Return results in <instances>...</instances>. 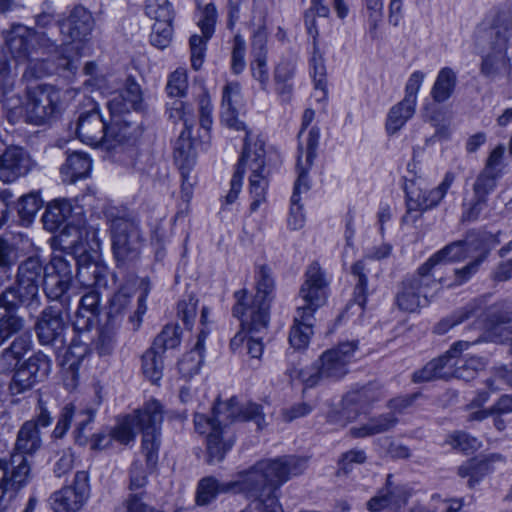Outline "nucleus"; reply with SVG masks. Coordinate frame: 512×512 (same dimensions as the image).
Listing matches in <instances>:
<instances>
[{"mask_svg": "<svg viewBox=\"0 0 512 512\" xmlns=\"http://www.w3.org/2000/svg\"><path fill=\"white\" fill-rule=\"evenodd\" d=\"M265 150L263 143H255L253 148L248 143V134L245 137L242 156L237 168L245 172L248 167L251 170L249 177L250 194L253 198L250 204V211L255 212L266 200V189L268 187L267 174L265 169Z\"/></svg>", "mask_w": 512, "mask_h": 512, "instance_id": "12", "label": "nucleus"}, {"mask_svg": "<svg viewBox=\"0 0 512 512\" xmlns=\"http://www.w3.org/2000/svg\"><path fill=\"white\" fill-rule=\"evenodd\" d=\"M89 476L86 471H78L71 485L54 492L50 497L54 512H78L89 498Z\"/></svg>", "mask_w": 512, "mask_h": 512, "instance_id": "16", "label": "nucleus"}, {"mask_svg": "<svg viewBox=\"0 0 512 512\" xmlns=\"http://www.w3.org/2000/svg\"><path fill=\"white\" fill-rule=\"evenodd\" d=\"M172 22H155L150 35L151 44L160 49L166 48L172 39Z\"/></svg>", "mask_w": 512, "mask_h": 512, "instance_id": "54", "label": "nucleus"}, {"mask_svg": "<svg viewBox=\"0 0 512 512\" xmlns=\"http://www.w3.org/2000/svg\"><path fill=\"white\" fill-rule=\"evenodd\" d=\"M319 136V130L312 128L308 132L305 149L302 144L299 145V154L297 157L298 178L294 185V192L291 197L290 215L288 218V225L293 230L302 228L305 223V215L302 211V206L299 204V195L302 192H307L310 188L307 172L315 159Z\"/></svg>", "mask_w": 512, "mask_h": 512, "instance_id": "11", "label": "nucleus"}, {"mask_svg": "<svg viewBox=\"0 0 512 512\" xmlns=\"http://www.w3.org/2000/svg\"><path fill=\"white\" fill-rule=\"evenodd\" d=\"M59 92L49 85H36L27 90L25 103L26 116L29 122L41 125L56 111Z\"/></svg>", "mask_w": 512, "mask_h": 512, "instance_id": "17", "label": "nucleus"}, {"mask_svg": "<svg viewBox=\"0 0 512 512\" xmlns=\"http://www.w3.org/2000/svg\"><path fill=\"white\" fill-rule=\"evenodd\" d=\"M133 296V287L129 285H123L113 295L110 300L108 317L111 320H116L121 317L131 304Z\"/></svg>", "mask_w": 512, "mask_h": 512, "instance_id": "46", "label": "nucleus"}, {"mask_svg": "<svg viewBox=\"0 0 512 512\" xmlns=\"http://www.w3.org/2000/svg\"><path fill=\"white\" fill-rule=\"evenodd\" d=\"M454 181V175L447 173L443 181L434 189L428 190L417 182L407 186L406 214L402 218L404 224H414L421 214L437 206L444 198Z\"/></svg>", "mask_w": 512, "mask_h": 512, "instance_id": "13", "label": "nucleus"}, {"mask_svg": "<svg viewBox=\"0 0 512 512\" xmlns=\"http://www.w3.org/2000/svg\"><path fill=\"white\" fill-rule=\"evenodd\" d=\"M108 125L96 107L79 115L76 125L77 137L91 146H105Z\"/></svg>", "mask_w": 512, "mask_h": 512, "instance_id": "25", "label": "nucleus"}, {"mask_svg": "<svg viewBox=\"0 0 512 512\" xmlns=\"http://www.w3.org/2000/svg\"><path fill=\"white\" fill-rule=\"evenodd\" d=\"M483 260L484 257L476 258L475 260L469 262L466 266L460 269H455L453 281L448 282L447 279L440 277L437 279V284H444L449 288L463 285L464 283L469 281L473 275H475L478 272Z\"/></svg>", "mask_w": 512, "mask_h": 512, "instance_id": "49", "label": "nucleus"}, {"mask_svg": "<svg viewBox=\"0 0 512 512\" xmlns=\"http://www.w3.org/2000/svg\"><path fill=\"white\" fill-rule=\"evenodd\" d=\"M34 166L35 162L24 148L10 146L0 155V180L13 183L26 176Z\"/></svg>", "mask_w": 512, "mask_h": 512, "instance_id": "22", "label": "nucleus"}, {"mask_svg": "<svg viewBox=\"0 0 512 512\" xmlns=\"http://www.w3.org/2000/svg\"><path fill=\"white\" fill-rule=\"evenodd\" d=\"M42 221L45 229L54 232L63 224L65 228H73L77 231L84 227L86 221L81 206L74 205L72 200L61 199L52 201L46 208Z\"/></svg>", "mask_w": 512, "mask_h": 512, "instance_id": "18", "label": "nucleus"}, {"mask_svg": "<svg viewBox=\"0 0 512 512\" xmlns=\"http://www.w3.org/2000/svg\"><path fill=\"white\" fill-rule=\"evenodd\" d=\"M110 238L113 258L118 268H129L138 261L144 239L135 220L128 217L111 219Z\"/></svg>", "mask_w": 512, "mask_h": 512, "instance_id": "8", "label": "nucleus"}, {"mask_svg": "<svg viewBox=\"0 0 512 512\" xmlns=\"http://www.w3.org/2000/svg\"><path fill=\"white\" fill-rule=\"evenodd\" d=\"M44 292L48 299L59 301L64 308H68L70 304V296L67 291L71 286V282L57 276L44 273Z\"/></svg>", "mask_w": 512, "mask_h": 512, "instance_id": "40", "label": "nucleus"}, {"mask_svg": "<svg viewBox=\"0 0 512 512\" xmlns=\"http://www.w3.org/2000/svg\"><path fill=\"white\" fill-rule=\"evenodd\" d=\"M480 310H481L480 301L473 300L472 302L468 303L462 310L458 311L453 316L440 321L436 325L435 331L438 334H444L454 325L459 324V323L463 322L464 320L470 319L472 317L480 316V314H479Z\"/></svg>", "mask_w": 512, "mask_h": 512, "instance_id": "43", "label": "nucleus"}, {"mask_svg": "<svg viewBox=\"0 0 512 512\" xmlns=\"http://www.w3.org/2000/svg\"><path fill=\"white\" fill-rule=\"evenodd\" d=\"M417 394L404 395L391 399L388 402L389 413L380 414L377 417H373L368 422L359 426H353L349 429V435L352 438H365L374 436L377 434L385 433L393 429L397 423L398 418L396 414L402 413L405 409L409 408Z\"/></svg>", "mask_w": 512, "mask_h": 512, "instance_id": "15", "label": "nucleus"}, {"mask_svg": "<svg viewBox=\"0 0 512 512\" xmlns=\"http://www.w3.org/2000/svg\"><path fill=\"white\" fill-rule=\"evenodd\" d=\"M366 461L367 454L364 449L352 448L341 454L338 461L339 471L347 474L353 469L354 465H362Z\"/></svg>", "mask_w": 512, "mask_h": 512, "instance_id": "55", "label": "nucleus"}, {"mask_svg": "<svg viewBox=\"0 0 512 512\" xmlns=\"http://www.w3.org/2000/svg\"><path fill=\"white\" fill-rule=\"evenodd\" d=\"M416 105L406 102L405 100L400 101L394 105L387 116L386 130L388 134L397 133L405 123L412 118L415 113Z\"/></svg>", "mask_w": 512, "mask_h": 512, "instance_id": "39", "label": "nucleus"}, {"mask_svg": "<svg viewBox=\"0 0 512 512\" xmlns=\"http://www.w3.org/2000/svg\"><path fill=\"white\" fill-rule=\"evenodd\" d=\"M452 363H456L453 367V377L469 381L475 377L478 371L484 369L486 361L477 356H471L463 361L452 360Z\"/></svg>", "mask_w": 512, "mask_h": 512, "instance_id": "45", "label": "nucleus"}, {"mask_svg": "<svg viewBox=\"0 0 512 512\" xmlns=\"http://www.w3.org/2000/svg\"><path fill=\"white\" fill-rule=\"evenodd\" d=\"M37 382L26 366L22 364L14 373L11 389L15 393H22L31 389Z\"/></svg>", "mask_w": 512, "mask_h": 512, "instance_id": "58", "label": "nucleus"}, {"mask_svg": "<svg viewBox=\"0 0 512 512\" xmlns=\"http://www.w3.org/2000/svg\"><path fill=\"white\" fill-rule=\"evenodd\" d=\"M477 342H479V339L474 342L458 341L454 343L444 355L431 360L423 368L415 371L413 374V381L415 383H421L437 379L447 380L453 377V367L456 363H452V360L457 358L461 352Z\"/></svg>", "mask_w": 512, "mask_h": 512, "instance_id": "20", "label": "nucleus"}, {"mask_svg": "<svg viewBox=\"0 0 512 512\" xmlns=\"http://www.w3.org/2000/svg\"><path fill=\"white\" fill-rule=\"evenodd\" d=\"M174 160L183 175L185 170H189L195 164L196 152L191 140V128H185L176 140Z\"/></svg>", "mask_w": 512, "mask_h": 512, "instance_id": "37", "label": "nucleus"}, {"mask_svg": "<svg viewBox=\"0 0 512 512\" xmlns=\"http://www.w3.org/2000/svg\"><path fill=\"white\" fill-rule=\"evenodd\" d=\"M437 285L431 271H422V265L410 278L405 279L396 294L397 307L403 312L414 313L428 303V292Z\"/></svg>", "mask_w": 512, "mask_h": 512, "instance_id": "14", "label": "nucleus"}, {"mask_svg": "<svg viewBox=\"0 0 512 512\" xmlns=\"http://www.w3.org/2000/svg\"><path fill=\"white\" fill-rule=\"evenodd\" d=\"M381 398V392L374 386L369 385L358 390L349 392L344 401L347 406H355L360 410H365L372 403Z\"/></svg>", "mask_w": 512, "mask_h": 512, "instance_id": "42", "label": "nucleus"}, {"mask_svg": "<svg viewBox=\"0 0 512 512\" xmlns=\"http://www.w3.org/2000/svg\"><path fill=\"white\" fill-rule=\"evenodd\" d=\"M505 149L499 145L489 154L484 168L477 175L473 184V199L469 209L463 214L466 220H476L487 204V198L496 187L503 174V156Z\"/></svg>", "mask_w": 512, "mask_h": 512, "instance_id": "10", "label": "nucleus"}, {"mask_svg": "<svg viewBox=\"0 0 512 512\" xmlns=\"http://www.w3.org/2000/svg\"><path fill=\"white\" fill-rule=\"evenodd\" d=\"M142 370L144 375L153 383L162 377V353L154 348L148 349L142 356Z\"/></svg>", "mask_w": 512, "mask_h": 512, "instance_id": "44", "label": "nucleus"}, {"mask_svg": "<svg viewBox=\"0 0 512 512\" xmlns=\"http://www.w3.org/2000/svg\"><path fill=\"white\" fill-rule=\"evenodd\" d=\"M469 255L467 243L465 241H456L445 246L440 251L432 255L425 263L422 264V271H431L441 262H460L465 260Z\"/></svg>", "mask_w": 512, "mask_h": 512, "instance_id": "34", "label": "nucleus"}, {"mask_svg": "<svg viewBox=\"0 0 512 512\" xmlns=\"http://www.w3.org/2000/svg\"><path fill=\"white\" fill-rule=\"evenodd\" d=\"M32 345L30 333H23L17 336L0 355V371L5 372L13 369L19 360L32 348Z\"/></svg>", "mask_w": 512, "mask_h": 512, "instance_id": "31", "label": "nucleus"}, {"mask_svg": "<svg viewBox=\"0 0 512 512\" xmlns=\"http://www.w3.org/2000/svg\"><path fill=\"white\" fill-rule=\"evenodd\" d=\"M299 318V312H296L295 318H294V325L292 326L289 334V342L292 347L295 349H304L308 346L310 337L312 335V320L313 316H310L307 319H301Z\"/></svg>", "mask_w": 512, "mask_h": 512, "instance_id": "41", "label": "nucleus"}, {"mask_svg": "<svg viewBox=\"0 0 512 512\" xmlns=\"http://www.w3.org/2000/svg\"><path fill=\"white\" fill-rule=\"evenodd\" d=\"M357 343L347 341L324 351L313 366L293 371L291 378L297 377L306 388H313L324 381H338L349 372Z\"/></svg>", "mask_w": 512, "mask_h": 512, "instance_id": "7", "label": "nucleus"}, {"mask_svg": "<svg viewBox=\"0 0 512 512\" xmlns=\"http://www.w3.org/2000/svg\"><path fill=\"white\" fill-rule=\"evenodd\" d=\"M65 328L62 310L53 305L41 311L34 325L37 339L42 345H52L62 338Z\"/></svg>", "mask_w": 512, "mask_h": 512, "instance_id": "23", "label": "nucleus"}, {"mask_svg": "<svg viewBox=\"0 0 512 512\" xmlns=\"http://www.w3.org/2000/svg\"><path fill=\"white\" fill-rule=\"evenodd\" d=\"M140 289H141V294L138 297L137 309L134 312V314L129 317V320L133 324L135 329H137L140 326L141 321H142V316L146 313V310H147L146 299L151 290V284L147 278L141 280Z\"/></svg>", "mask_w": 512, "mask_h": 512, "instance_id": "60", "label": "nucleus"}, {"mask_svg": "<svg viewBox=\"0 0 512 512\" xmlns=\"http://www.w3.org/2000/svg\"><path fill=\"white\" fill-rule=\"evenodd\" d=\"M94 26L92 14L83 6H76L68 18L60 22V32L66 37V45L84 42Z\"/></svg>", "mask_w": 512, "mask_h": 512, "instance_id": "24", "label": "nucleus"}, {"mask_svg": "<svg viewBox=\"0 0 512 512\" xmlns=\"http://www.w3.org/2000/svg\"><path fill=\"white\" fill-rule=\"evenodd\" d=\"M307 466V459L298 456H284L257 462L248 470L238 473L237 479L221 482L208 476L198 483L196 502L207 505L222 493H244L254 500L259 512H283L276 491L292 476L301 474Z\"/></svg>", "mask_w": 512, "mask_h": 512, "instance_id": "1", "label": "nucleus"}, {"mask_svg": "<svg viewBox=\"0 0 512 512\" xmlns=\"http://www.w3.org/2000/svg\"><path fill=\"white\" fill-rule=\"evenodd\" d=\"M94 419L92 409H78L74 404H67L61 412L60 418L53 430L55 438H62L70 427L71 422L75 421V440L80 445H86L89 435L86 432L87 427Z\"/></svg>", "mask_w": 512, "mask_h": 512, "instance_id": "21", "label": "nucleus"}, {"mask_svg": "<svg viewBox=\"0 0 512 512\" xmlns=\"http://www.w3.org/2000/svg\"><path fill=\"white\" fill-rule=\"evenodd\" d=\"M509 59L503 52L495 51L488 54L482 61L481 73L490 79H494L508 68Z\"/></svg>", "mask_w": 512, "mask_h": 512, "instance_id": "47", "label": "nucleus"}, {"mask_svg": "<svg viewBox=\"0 0 512 512\" xmlns=\"http://www.w3.org/2000/svg\"><path fill=\"white\" fill-rule=\"evenodd\" d=\"M188 89V75L185 68H177L167 81L166 91L171 97H184Z\"/></svg>", "mask_w": 512, "mask_h": 512, "instance_id": "53", "label": "nucleus"}, {"mask_svg": "<svg viewBox=\"0 0 512 512\" xmlns=\"http://www.w3.org/2000/svg\"><path fill=\"white\" fill-rule=\"evenodd\" d=\"M41 446L42 439L37 424L33 420L25 421L18 431L14 454H21L26 458V455H33Z\"/></svg>", "mask_w": 512, "mask_h": 512, "instance_id": "30", "label": "nucleus"}, {"mask_svg": "<svg viewBox=\"0 0 512 512\" xmlns=\"http://www.w3.org/2000/svg\"><path fill=\"white\" fill-rule=\"evenodd\" d=\"M203 363L202 355L188 352L178 363L179 372L185 378H190L197 374Z\"/></svg>", "mask_w": 512, "mask_h": 512, "instance_id": "63", "label": "nucleus"}, {"mask_svg": "<svg viewBox=\"0 0 512 512\" xmlns=\"http://www.w3.org/2000/svg\"><path fill=\"white\" fill-rule=\"evenodd\" d=\"M23 364L38 382L47 378L52 366L51 359L41 351L32 355Z\"/></svg>", "mask_w": 512, "mask_h": 512, "instance_id": "48", "label": "nucleus"}, {"mask_svg": "<svg viewBox=\"0 0 512 512\" xmlns=\"http://www.w3.org/2000/svg\"><path fill=\"white\" fill-rule=\"evenodd\" d=\"M25 320L17 311L0 302V347L23 330Z\"/></svg>", "mask_w": 512, "mask_h": 512, "instance_id": "38", "label": "nucleus"}, {"mask_svg": "<svg viewBox=\"0 0 512 512\" xmlns=\"http://www.w3.org/2000/svg\"><path fill=\"white\" fill-rule=\"evenodd\" d=\"M265 43L263 36L258 35L254 37V60L250 65L252 77L259 82L260 88L263 91H267L269 84Z\"/></svg>", "mask_w": 512, "mask_h": 512, "instance_id": "35", "label": "nucleus"}, {"mask_svg": "<svg viewBox=\"0 0 512 512\" xmlns=\"http://www.w3.org/2000/svg\"><path fill=\"white\" fill-rule=\"evenodd\" d=\"M6 45L18 62L28 63L24 78L37 79L51 73L43 56L55 51L56 45L45 33L23 25H14L6 34Z\"/></svg>", "mask_w": 512, "mask_h": 512, "instance_id": "4", "label": "nucleus"}, {"mask_svg": "<svg viewBox=\"0 0 512 512\" xmlns=\"http://www.w3.org/2000/svg\"><path fill=\"white\" fill-rule=\"evenodd\" d=\"M111 117L104 147L113 151L116 161L125 166H134L138 156L137 142L143 130L138 123L123 118L122 115Z\"/></svg>", "mask_w": 512, "mask_h": 512, "instance_id": "9", "label": "nucleus"}, {"mask_svg": "<svg viewBox=\"0 0 512 512\" xmlns=\"http://www.w3.org/2000/svg\"><path fill=\"white\" fill-rule=\"evenodd\" d=\"M410 496L411 492L407 487L381 488L367 502V509L370 512H379L384 509L399 512L407 504Z\"/></svg>", "mask_w": 512, "mask_h": 512, "instance_id": "27", "label": "nucleus"}, {"mask_svg": "<svg viewBox=\"0 0 512 512\" xmlns=\"http://www.w3.org/2000/svg\"><path fill=\"white\" fill-rule=\"evenodd\" d=\"M77 264L76 282L81 289H94L107 285L108 268L105 265L87 261L86 258H80Z\"/></svg>", "mask_w": 512, "mask_h": 512, "instance_id": "28", "label": "nucleus"}, {"mask_svg": "<svg viewBox=\"0 0 512 512\" xmlns=\"http://www.w3.org/2000/svg\"><path fill=\"white\" fill-rule=\"evenodd\" d=\"M241 320V328L249 334V338L247 340V353L255 359H259L263 353L264 345H263V336L267 333V328L263 331H252L248 327H245L243 324L244 317H237Z\"/></svg>", "mask_w": 512, "mask_h": 512, "instance_id": "56", "label": "nucleus"}, {"mask_svg": "<svg viewBox=\"0 0 512 512\" xmlns=\"http://www.w3.org/2000/svg\"><path fill=\"white\" fill-rule=\"evenodd\" d=\"M457 82V74L451 67L441 68L430 92L433 101L446 102L454 94Z\"/></svg>", "mask_w": 512, "mask_h": 512, "instance_id": "36", "label": "nucleus"}, {"mask_svg": "<svg viewBox=\"0 0 512 512\" xmlns=\"http://www.w3.org/2000/svg\"><path fill=\"white\" fill-rule=\"evenodd\" d=\"M236 421H254L259 429L265 426L260 405L247 403L240 406L235 398L217 402L209 414L195 413L194 427L205 437L209 463L221 462L233 447L235 433L231 425Z\"/></svg>", "mask_w": 512, "mask_h": 512, "instance_id": "2", "label": "nucleus"}, {"mask_svg": "<svg viewBox=\"0 0 512 512\" xmlns=\"http://www.w3.org/2000/svg\"><path fill=\"white\" fill-rule=\"evenodd\" d=\"M163 421L162 405L157 400L147 402L140 410L125 416L110 431V438L124 445L135 439L134 429L142 431V452L148 466L153 467L160 447V425Z\"/></svg>", "mask_w": 512, "mask_h": 512, "instance_id": "3", "label": "nucleus"}, {"mask_svg": "<svg viewBox=\"0 0 512 512\" xmlns=\"http://www.w3.org/2000/svg\"><path fill=\"white\" fill-rule=\"evenodd\" d=\"M145 13L155 22H172L174 17L172 6L168 0H146Z\"/></svg>", "mask_w": 512, "mask_h": 512, "instance_id": "50", "label": "nucleus"}, {"mask_svg": "<svg viewBox=\"0 0 512 512\" xmlns=\"http://www.w3.org/2000/svg\"><path fill=\"white\" fill-rule=\"evenodd\" d=\"M42 206V200L38 193L32 192L21 197L19 201V214L25 220L35 216Z\"/></svg>", "mask_w": 512, "mask_h": 512, "instance_id": "57", "label": "nucleus"}, {"mask_svg": "<svg viewBox=\"0 0 512 512\" xmlns=\"http://www.w3.org/2000/svg\"><path fill=\"white\" fill-rule=\"evenodd\" d=\"M179 344V327L175 325H166L161 333L155 338L152 348L163 354L167 349H173Z\"/></svg>", "mask_w": 512, "mask_h": 512, "instance_id": "51", "label": "nucleus"}, {"mask_svg": "<svg viewBox=\"0 0 512 512\" xmlns=\"http://www.w3.org/2000/svg\"><path fill=\"white\" fill-rule=\"evenodd\" d=\"M46 274L57 276L72 282L73 271L71 263L62 256H54L49 264Z\"/></svg>", "mask_w": 512, "mask_h": 512, "instance_id": "64", "label": "nucleus"}, {"mask_svg": "<svg viewBox=\"0 0 512 512\" xmlns=\"http://www.w3.org/2000/svg\"><path fill=\"white\" fill-rule=\"evenodd\" d=\"M95 348L101 356L112 354L115 348V331L111 327L104 326L101 328L95 342Z\"/></svg>", "mask_w": 512, "mask_h": 512, "instance_id": "59", "label": "nucleus"}, {"mask_svg": "<svg viewBox=\"0 0 512 512\" xmlns=\"http://www.w3.org/2000/svg\"><path fill=\"white\" fill-rule=\"evenodd\" d=\"M92 162L87 154L73 152L68 155L66 162L61 166L60 172L63 181L74 183L88 176Z\"/></svg>", "mask_w": 512, "mask_h": 512, "instance_id": "33", "label": "nucleus"}, {"mask_svg": "<svg viewBox=\"0 0 512 512\" xmlns=\"http://www.w3.org/2000/svg\"><path fill=\"white\" fill-rule=\"evenodd\" d=\"M274 289V279L271 269L265 265L256 272V294L253 298L247 296L245 290L235 292L237 303L233 307L235 317H244L243 324L252 331H263L270 321L271 294Z\"/></svg>", "mask_w": 512, "mask_h": 512, "instance_id": "5", "label": "nucleus"}, {"mask_svg": "<svg viewBox=\"0 0 512 512\" xmlns=\"http://www.w3.org/2000/svg\"><path fill=\"white\" fill-rule=\"evenodd\" d=\"M29 474L30 465L21 454H11L8 461L0 460V500L14 498Z\"/></svg>", "mask_w": 512, "mask_h": 512, "instance_id": "19", "label": "nucleus"}, {"mask_svg": "<svg viewBox=\"0 0 512 512\" xmlns=\"http://www.w3.org/2000/svg\"><path fill=\"white\" fill-rule=\"evenodd\" d=\"M44 266L38 256L22 261L14 285L0 294V302L18 312L20 306L36 311L41 306L40 287L44 283Z\"/></svg>", "mask_w": 512, "mask_h": 512, "instance_id": "6", "label": "nucleus"}, {"mask_svg": "<svg viewBox=\"0 0 512 512\" xmlns=\"http://www.w3.org/2000/svg\"><path fill=\"white\" fill-rule=\"evenodd\" d=\"M142 92L139 84L128 79L125 87L112 96L107 106L111 116L123 115L130 110H139L142 108Z\"/></svg>", "mask_w": 512, "mask_h": 512, "instance_id": "26", "label": "nucleus"}, {"mask_svg": "<svg viewBox=\"0 0 512 512\" xmlns=\"http://www.w3.org/2000/svg\"><path fill=\"white\" fill-rule=\"evenodd\" d=\"M241 98V86L238 82L227 83L222 92L221 118L225 124L236 130H244L245 124L237 119L235 104Z\"/></svg>", "mask_w": 512, "mask_h": 512, "instance_id": "29", "label": "nucleus"}, {"mask_svg": "<svg viewBox=\"0 0 512 512\" xmlns=\"http://www.w3.org/2000/svg\"><path fill=\"white\" fill-rule=\"evenodd\" d=\"M365 7L368 12V22L370 25L371 37L376 38L377 29L383 16V1L365 0Z\"/></svg>", "mask_w": 512, "mask_h": 512, "instance_id": "62", "label": "nucleus"}, {"mask_svg": "<svg viewBox=\"0 0 512 512\" xmlns=\"http://www.w3.org/2000/svg\"><path fill=\"white\" fill-rule=\"evenodd\" d=\"M327 294L328 290L302 284L299 290V298L303 301V304L297 307L298 320L313 316L314 312L326 303Z\"/></svg>", "mask_w": 512, "mask_h": 512, "instance_id": "32", "label": "nucleus"}, {"mask_svg": "<svg viewBox=\"0 0 512 512\" xmlns=\"http://www.w3.org/2000/svg\"><path fill=\"white\" fill-rule=\"evenodd\" d=\"M88 291L81 297L79 308L77 310L78 317H86V324L99 313L100 296L95 289H87Z\"/></svg>", "mask_w": 512, "mask_h": 512, "instance_id": "52", "label": "nucleus"}, {"mask_svg": "<svg viewBox=\"0 0 512 512\" xmlns=\"http://www.w3.org/2000/svg\"><path fill=\"white\" fill-rule=\"evenodd\" d=\"M303 284L308 286L319 287L324 290H328V279L325 271L320 267L317 262L310 264L305 273V281Z\"/></svg>", "mask_w": 512, "mask_h": 512, "instance_id": "61", "label": "nucleus"}]
</instances>
